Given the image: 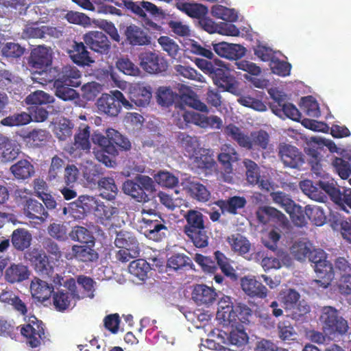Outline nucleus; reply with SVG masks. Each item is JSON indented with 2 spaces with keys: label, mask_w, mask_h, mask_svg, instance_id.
Returning <instances> with one entry per match:
<instances>
[{
  "label": "nucleus",
  "mask_w": 351,
  "mask_h": 351,
  "mask_svg": "<svg viewBox=\"0 0 351 351\" xmlns=\"http://www.w3.org/2000/svg\"><path fill=\"white\" fill-rule=\"evenodd\" d=\"M106 136L99 134L93 137V141L101 150L96 153L97 159L108 167H112L115 161L112 157L119 154V150L127 152L132 147L130 140L112 128L106 130Z\"/></svg>",
  "instance_id": "1"
},
{
  "label": "nucleus",
  "mask_w": 351,
  "mask_h": 351,
  "mask_svg": "<svg viewBox=\"0 0 351 351\" xmlns=\"http://www.w3.org/2000/svg\"><path fill=\"white\" fill-rule=\"evenodd\" d=\"M252 317V309L245 304L232 303L230 298L226 296L219 302L217 318L223 325L243 326L250 322Z\"/></svg>",
  "instance_id": "2"
},
{
  "label": "nucleus",
  "mask_w": 351,
  "mask_h": 351,
  "mask_svg": "<svg viewBox=\"0 0 351 351\" xmlns=\"http://www.w3.org/2000/svg\"><path fill=\"white\" fill-rule=\"evenodd\" d=\"M204 217L200 211L194 209L188 210L184 215L186 224L183 227V232L197 248H204L208 245L209 237Z\"/></svg>",
  "instance_id": "3"
},
{
  "label": "nucleus",
  "mask_w": 351,
  "mask_h": 351,
  "mask_svg": "<svg viewBox=\"0 0 351 351\" xmlns=\"http://www.w3.org/2000/svg\"><path fill=\"white\" fill-rule=\"evenodd\" d=\"M223 134L227 138H230L243 148L252 150L255 148L266 149L267 148L269 136L263 130L252 132L250 136L245 134L241 130L233 123L224 127Z\"/></svg>",
  "instance_id": "4"
},
{
  "label": "nucleus",
  "mask_w": 351,
  "mask_h": 351,
  "mask_svg": "<svg viewBox=\"0 0 351 351\" xmlns=\"http://www.w3.org/2000/svg\"><path fill=\"white\" fill-rule=\"evenodd\" d=\"M319 320L323 331L328 335H343L349 329L348 322L333 306H325L321 310Z\"/></svg>",
  "instance_id": "5"
},
{
  "label": "nucleus",
  "mask_w": 351,
  "mask_h": 351,
  "mask_svg": "<svg viewBox=\"0 0 351 351\" xmlns=\"http://www.w3.org/2000/svg\"><path fill=\"white\" fill-rule=\"evenodd\" d=\"M308 258L314 263L318 278L314 282L318 287L327 288L334 278V271L332 264L326 260V254L323 250L314 249L309 253Z\"/></svg>",
  "instance_id": "6"
},
{
  "label": "nucleus",
  "mask_w": 351,
  "mask_h": 351,
  "mask_svg": "<svg viewBox=\"0 0 351 351\" xmlns=\"http://www.w3.org/2000/svg\"><path fill=\"white\" fill-rule=\"evenodd\" d=\"M21 334L32 348H37L49 341V334L45 324L34 315L29 317L26 324L20 326Z\"/></svg>",
  "instance_id": "7"
},
{
  "label": "nucleus",
  "mask_w": 351,
  "mask_h": 351,
  "mask_svg": "<svg viewBox=\"0 0 351 351\" xmlns=\"http://www.w3.org/2000/svg\"><path fill=\"white\" fill-rule=\"evenodd\" d=\"M269 93L272 99L269 102V107L274 114L280 118L287 117L293 121H300V111L295 106L287 101L285 94L277 90H271Z\"/></svg>",
  "instance_id": "8"
},
{
  "label": "nucleus",
  "mask_w": 351,
  "mask_h": 351,
  "mask_svg": "<svg viewBox=\"0 0 351 351\" xmlns=\"http://www.w3.org/2000/svg\"><path fill=\"white\" fill-rule=\"evenodd\" d=\"M154 189L153 180L143 175H138L134 180H128L123 184V192L139 202H147L149 197L146 192H151Z\"/></svg>",
  "instance_id": "9"
},
{
  "label": "nucleus",
  "mask_w": 351,
  "mask_h": 351,
  "mask_svg": "<svg viewBox=\"0 0 351 351\" xmlns=\"http://www.w3.org/2000/svg\"><path fill=\"white\" fill-rule=\"evenodd\" d=\"M35 271L43 278L51 277L54 273L55 261L42 249L34 248L27 254Z\"/></svg>",
  "instance_id": "10"
},
{
  "label": "nucleus",
  "mask_w": 351,
  "mask_h": 351,
  "mask_svg": "<svg viewBox=\"0 0 351 351\" xmlns=\"http://www.w3.org/2000/svg\"><path fill=\"white\" fill-rule=\"evenodd\" d=\"M138 59L141 67L150 74L161 73L166 71L169 66L164 58L150 51L141 53Z\"/></svg>",
  "instance_id": "11"
},
{
  "label": "nucleus",
  "mask_w": 351,
  "mask_h": 351,
  "mask_svg": "<svg viewBox=\"0 0 351 351\" xmlns=\"http://www.w3.org/2000/svg\"><path fill=\"white\" fill-rule=\"evenodd\" d=\"M278 149V156L285 167L300 169L304 163V156L296 147L280 143Z\"/></svg>",
  "instance_id": "12"
},
{
  "label": "nucleus",
  "mask_w": 351,
  "mask_h": 351,
  "mask_svg": "<svg viewBox=\"0 0 351 351\" xmlns=\"http://www.w3.org/2000/svg\"><path fill=\"white\" fill-rule=\"evenodd\" d=\"M83 40L90 50L100 55H107L110 51L111 43L101 32H88L83 36Z\"/></svg>",
  "instance_id": "13"
},
{
  "label": "nucleus",
  "mask_w": 351,
  "mask_h": 351,
  "mask_svg": "<svg viewBox=\"0 0 351 351\" xmlns=\"http://www.w3.org/2000/svg\"><path fill=\"white\" fill-rule=\"evenodd\" d=\"M98 199L90 195H83L69 204L71 215L75 219H84L88 213L95 211Z\"/></svg>",
  "instance_id": "14"
},
{
  "label": "nucleus",
  "mask_w": 351,
  "mask_h": 351,
  "mask_svg": "<svg viewBox=\"0 0 351 351\" xmlns=\"http://www.w3.org/2000/svg\"><path fill=\"white\" fill-rule=\"evenodd\" d=\"M51 64V55L48 48L44 46H38L32 50L28 60L29 66L38 73L49 68Z\"/></svg>",
  "instance_id": "15"
},
{
  "label": "nucleus",
  "mask_w": 351,
  "mask_h": 351,
  "mask_svg": "<svg viewBox=\"0 0 351 351\" xmlns=\"http://www.w3.org/2000/svg\"><path fill=\"white\" fill-rule=\"evenodd\" d=\"M141 230L143 234L149 239L154 241H161L166 237L168 228L165 220H145L141 221Z\"/></svg>",
  "instance_id": "16"
},
{
  "label": "nucleus",
  "mask_w": 351,
  "mask_h": 351,
  "mask_svg": "<svg viewBox=\"0 0 351 351\" xmlns=\"http://www.w3.org/2000/svg\"><path fill=\"white\" fill-rule=\"evenodd\" d=\"M124 34L127 42L132 46H146L152 43V37L147 32L136 25L127 26Z\"/></svg>",
  "instance_id": "17"
},
{
  "label": "nucleus",
  "mask_w": 351,
  "mask_h": 351,
  "mask_svg": "<svg viewBox=\"0 0 351 351\" xmlns=\"http://www.w3.org/2000/svg\"><path fill=\"white\" fill-rule=\"evenodd\" d=\"M243 291L249 296L265 299L268 294L267 287L257 280L254 276H245L241 280Z\"/></svg>",
  "instance_id": "18"
},
{
  "label": "nucleus",
  "mask_w": 351,
  "mask_h": 351,
  "mask_svg": "<svg viewBox=\"0 0 351 351\" xmlns=\"http://www.w3.org/2000/svg\"><path fill=\"white\" fill-rule=\"evenodd\" d=\"M215 53L222 58L230 60H238L245 54V48L241 45L221 42L213 44Z\"/></svg>",
  "instance_id": "19"
},
{
  "label": "nucleus",
  "mask_w": 351,
  "mask_h": 351,
  "mask_svg": "<svg viewBox=\"0 0 351 351\" xmlns=\"http://www.w3.org/2000/svg\"><path fill=\"white\" fill-rule=\"evenodd\" d=\"M152 97V88L150 86H144L137 84L130 87L128 97L132 102L138 107L147 106Z\"/></svg>",
  "instance_id": "20"
},
{
  "label": "nucleus",
  "mask_w": 351,
  "mask_h": 351,
  "mask_svg": "<svg viewBox=\"0 0 351 351\" xmlns=\"http://www.w3.org/2000/svg\"><path fill=\"white\" fill-rule=\"evenodd\" d=\"M114 245L117 247L132 252L134 256H140L141 249L138 241L135 235L130 232L124 230L117 232Z\"/></svg>",
  "instance_id": "21"
},
{
  "label": "nucleus",
  "mask_w": 351,
  "mask_h": 351,
  "mask_svg": "<svg viewBox=\"0 0 351 351\" xmlns=\"http://www.w3.org/2000/svg\"><path fill=\"white\" fill-rule=\"evenodd\" d=\"M84 42L73 41L71 49L68 51L71 60L78 66H88L94 62Z\"/></svg>",
  "instance_id": "22"
},
{
  "label": "nucleus",
  "mask_w": 351,
  "mask_h": 351,
  "mask_svg": "<svg viewBox=\"0 0 351 351\" xmlns=\"http://www.w3.org/2000/svg\"><path fill=\"white\" fill-rule=\"evenodd\" d=\"M97 106L99 112L110 117H117L121 110V106L118 105L114 97V91L110 94L104 93L97 101Z\"/></svg>",
  "instance_id": "23"
},
{
  "label": "nucleus",
  "mask_w": 351,
  "mask_h": 351,
  "mask_svg": "<svg viewBox=\"0 0 351 351\" xmlns=\"http://www.w3.org/2000/svg\"><path fill=\"white\" fill-rule=\"evenodd\" d=\"M215 290L206 285H196L192 291V299L199 306L212 304L215 300Z\"/></svg>",
  "instance_id": "24"
},
{
  "label": "nucleus",
  "mask_w": 351,
  "mask_h": 351,
  "mask_svg": "<svg viewBox=\"0 0 351 351\" xmlns=\"http://www.w3.org/2000/svg\"><path fill=\"white\" fill-rule=\"evenodd\" d=\"M53 286L45 280L35 277L31 282L30 291L34 298L38 301L45 302L49 299L53 293Z\"/></svg>",
  "instance_id": "25"
},
{
  "label": "nucleus",
  "mask_w": 351,
  "mask_h": 351,
  "mask_svg": "<svg viewBox=\"0 0 351 351\" xmlns=\"http://www.w3.org/2000/svg\"><path fill=\"white\" fill-rule=\"evenodd\" d=\"M256 216L258 221L263 224L268 223L270 220H275L282 226L288 223L287 218L282 213L270 206L258 208L256 212Z\"/></svg>",
  "instance_id": "26"
},
{
  "label": "nucleus",
  "mask_w": 351,
  "mask_h": 351,
  "mask_svg": "<svg viewBox=\"0 0 351 351\" xmlns=\"http://www.w3.org/2000/svg\"><path fill=\"white\" fill-rule=\"evenodd\" d=\"M82 73L79 69L71 65H66L58 74V80L55 82H61V84L71 87H79L81 85Z\"/></svg>",
  "instance_id": "27"
},
{
  "label": "nucleus",
  "mask_w": 351,
  "mask_h": 351,
  "mask_svg": "<svg viewBox=\"0 0 351 351\" xmlns=\"http://www.w3.org/2000/svg\"><path fill=\"white\" fill-rule=\"evenodd\" d=\"M23 213L29 219H37L40 223H43L49 216L43 204L34 199L26 200L23 205Z\"/></svg>",
  "instance_id": "28"
},
{
  "label": "nucleus",
  "mask_w": 351,
  "mask_h": 351,
  "mask_svg": "<svg viewBox=\"0 0 351 351\" xmlns=\"http://www.w3.org/2000/svg\"><path fill=\"white\" fill-rule=\"evenodd\" d=\"M187 195L199 202H207L210 198V193L206 186L197 181H188L184 186Z\"/></svg>",
  "instance_id": "29"
},
{
  "label": "nucleus",
  "mask_w": 351,
  "mask_h": 351,
  "mask_svg": "<svg viewBox=\"0 0 351 351\" xmlns=\"http://www.w3.org/2000/svg\"><path fill=\"white\" fill-rule=\"evenodd\" d=\"M29 276L27 267L21 263H12L5 271V280L11 284L21 282L27 280Z\"/></svg>",
  "instance_id": "30"
},
{
  "label": "nucleus",
  "mask_w": 351,
  "mask_h": 351,
  "mask_svg": "<svg viewBox=\"0 0 351 351\" xmlns=\"http://www.w3.org/2000/svg\"><path fill=\"white\" fill-rule=\"evenodd\" d=\"M178 145L184 151L185 156L189 158L195 156V152L201 147L197 136H190L186 132H179L177 136Z\"/></svg>",
  "instance_id": "31"
},
{
  "label": "nucleus",
  "mask_w": 351,
  "mask_h": 351,
  "mask_svg": "<svg viewBox=\"0 0 351 351\" xmlns=\"http://www.w3.org/2000/svg\"><path fill=\"white\" fill-rule=\"evenodd\" d=\"M167 266L169 270L182 272L195 269L192 260L184 254H174L167 259Z\"/></svg>",
  "instance_id": "32"
},
{
  "label": "nucleus",
  "mask_w": 351,
  "mask_h": 351,
  "mask_svg": "<svg viewBox=\"0 0 351 351\" xmlns=\"http://www.w3.org/2000/svg\"><path fill=\"white\" fill-rule=\"evenodd\" d=\"M330 222L333 229H339L344 239L351 243V219L346 218L339 213L330 215Z\"/></svg>",
  "instance_id": "33"
},
{
  "label": "nucleus",
  "mask_w": 351,
  "mask_h": 351,
  "mask_svg": "<svg viewBox=\"0 0 351 351\" xmlns=\"http://www.w3.org/2000/svg\"><path fill=\"white\" fill-rule=\"evenodd\" d=\"M32 239V234L25 228H19L14 230L11 235V242L13 247L21 252L30 246Z\"/></svg>",
  "instance_id": "34"
},
{
  "label": "nucleus",
  "mask_w": 351,
  "mask_h": 351,
  "mask_svg": "<svg viewBox=\"0 0 351 351\" xmlns=\"http://www.w3.org/2000/svg\"><path fill=\"white\" fill-rule=\"evenodd\" d=\"M222 152L218 155V160L223 166L225 171L230 173L232 171V163L239 159V156L235 149L230 145H225Z\"/></svg>",
  "instance_id": "35"
},
{
  "label": "nucleus",
  "mask_w": 351,
  "mask_h": 351,
  "mask_svg": "<svg viewBox=\"0 0 351 351\" xmlns=\"http://www.w3.org/2000/svg\"><path fill=\"white\" fill-rule=\"evenodd\" d=\"M90 133V127L86 124H81L75 135L73 148L75 150L89 151Z\"/></svg>",
  "instance_id": "36"
},
{
  "label": "nucleus",
  "mask_w": 351,
  "mask_h": 351,
  "mask_svg": "<svg viewBox=\"0 0 351 351\" xmlns=\"http://www.w3.org/2000/svg\"><path fill=\"white\" fill-rule=\"evenodd\" d=\"M247 204L244 197L233 196L226 200H218L216 204L221 208L222 212H228L232 215L237 214V210L243 208Z\"/></svg>",
  "instance_id": "37"
},
{
  "label": "nucleus",
  "mask_w": 351,
  "mask_h": 351,
  "mask_svg": "<svg viewBox=\"0 0 351 351\" xmlns=\"http://www.w3.org/2000/svg\"><path fill=\"white\" fill-rule=\"evenodd\" d=\"M125 5L132 12L141 18L143 23L148 28H151L156 31H160L161 26L158 25L156 22L152 21L146 14L144 8L142 6V1H125Z\"/></svg>",
  "instance_id": "38"
},
{
  "label": "nucleus",
  "mask_w": 351,
  "mask_h": 351,
  "mask_svg": "<svg viewBox=\"0 0 351 351\" xmlns=\"http://www.w3.org/2000/svg\"><path fill=\"white\" fill-rule=\"evenodd\" d=\"M10 171L18 180H26L34 176L33 165L27 160H20L10 167Z\"/></svg>",
  "instance_id": "39"
},
{
  "label": "nucleus",
  "mask_w": 351,
  "mask_h": 351,
  "mask_svg": "<svg viewBox=\"0 0 351 351\" xmlns=\"http://www.w3.org/2000/svg\"><path fill=\"white\" fill-rule=\"evenodd\" d=\"M227 242L230 245L231 250L239 255L247 254L251 248V243L249 240L239 233L228 237Z\"/></svg>",
  "instance_id": "40"
},
{
  "label": "nucleus",
  "mask_w": 351,
  "mask_h": 351,
  "mask_svg": "<svg viewBox=\"0 0 351 351\" xmlns=\"http://www.w3.org/2000/svg\"><path fill=\"white\" fill-rule=\"evenodd\" d=\"M189 159L192 163L198 169H211L215 164V162L211 155L208 154V150L200 147Z\"/></svg>",
  "instance_id": "41"
},
{
  "label": "nucleus",
  "mask_w": 351,
  "mask_h": 351,
  "mask_svg": "<svg viewBox=\"0 0 351 351\" xmlns=\"http://www.w3.org/2000/svg\"><path fill=\"white\" fill-rule=\"evenodd\" d=\"M97 186L101 197L108 200L115 199L119 190L112 178H101Z\"/></svg>",
  "instance_id": "42"
},
{
  "label": "nucleus",
  "mask_w": 351,
  "mask_h": 351,
  "mask_svg": "<svg viewBox=\"0 0 351 351\" xmlns=\"http://www.w3.org/2000/svg\"><path fill=\"white\" fill-rule=\"evenodd\" d=\"M97 203L94 215L101 224H105L106 221H111L112 217L117 213L118 210L116 207L110 204L106 205L99 199Z\"/></svg>",
  "instance_id": "43"
},
{
  "label": "nucleus",
  "mask_w": 351,
  "mask_h": 351,
  "mask_svg": "<svg viewBox=\"0 0 351 351\" xmlns=\"http://www.w3.org/2000/svg\"><path fill=\"white\" fill-rule=\"evenodd\" d=\"M184 123H177L180 128H184L188 124L193 123L202 128H206L207 116L195 112L184 111L182 114Z\"/></svg>",
  "instance_id": "44"
},
{
  "label": "nucleus",
  "mask_w": 351,
  "mask_h": 351,
  "mask_svg": "<svg viewBox=\"0 0 351 351\" xmlns=\"http://www.w3.org/2000/svg\"><path fill=\"white\" fill-rule=\"evenodd\" d=\"M318 184L320 189L325 191L335 204L343 206L344 190L346 189L343 188L341 191L339 187H336L333 183L328 182L319 181Z\"/></svg>",
  "instance_id": "45"
},
{
  "label": "nucleus",
  "mask_w": 351,
  "mask_h": 351,
  "mask_svg": "<svg viewBox=\"0 0 351 351\" xmlns=\"http://www.w3.org/2000/svg\"><path fill=\"white\" fill-rule=\"evenodd\" d=\"M31 116L27 112H21L2 119L0 124L7 127H19L31 122Z\"/></svg>",
  "instance_id": "46"
},
{
  "label": "nucleus",
  "mask_w": 351,
  "mask_h": 351,
  "mask_svg": "<svg viewBox=\"0 0 351 351\" xmlns=\"http://www.w3.org/2000/svg\"><path fill=\"white\" fill-rule=\"evenodd\" d=\"M1 145L0 158L3 162H9L17 158L19 149L17 145L7 136V141Z\"/></svg>",
  "instance_id": "47"
},
{
  "label": "nucleus",
  "mask_w": 351,
  "mask_h": 351,
  "mask_svg": "<svg viewBox=\"0 0 351 351\" xmlns=\"http://www.w3.org/2000/svg\"><path fill=\"white\" fill-rule=\"evenodd\" d=\"M278 298L285 311L300 301V294L295 289L289 288L280 291Z\"/></svg>",
  "instance_id": "48"
},
{
  "label": "nucleus",
  "mask_w": 351,
  "mask_h": 351,
  "mask_svg": "<svg viewBox=\"0 0 351 351\" xmlns=\"http://www.w3.org/2000/svg\"><path fill=\"white\" fill-rule=\"evenodd\" d=\"M346 157L347 154L344 155L343 158L333 157L331 160V165L334 171L343 180L348 178L351 174L349 160Z\"/></svg>",
  "instance_id": "49"
},
{
  "label": "nucleus",
  "mask_w": 351,
  "mask_h": 351,
  "mask_svg": "<svg viewBox=\"0 0 351 351\" xmlns=\"http://www.w3.org/2000/svg\"><path fill=\"white\" fill-rule=\"evenodd\" d=\"M61 82H54L55 95L63 101H73L79 98L78 93L71 86L61 84Z\"/></svg>",
  "instance_id": "50"
},
{
  "label": "nucleus",
  "mask_w": 351,
  "mask_h": 351,
  "mask_svg": "<svg viewBox=\"0 0 351 351\" xmlns=\"http://www.w3.org/2000/svg\"><path fill=\"white\" fill-rule=\"evenodd\" d=\"M54 101L53 96L45 93L43 90H36L30 93L26 98L27 104L32 106H42L43 104H51Z\"/></svg>",
  "instance_id": "51"
},
{
  "label": "nucleus",
  "mask_w": 351,
  "mask_h": 351,
  "mask_svg": "<svg viewBox=\"0 0 351 351\" xmlns=\"http://www.w3.org/2000/svg\"><path fill=\"white\" fill-rule=\"evenodd\" d=\"M310 311V306L304 300L285 310L287 317L296 321L301 320Z\"/></svg>",
  "instance_id": "52"
},
{
  "label": "nucleus",
  "mask_w": 351,
  "mask_h": 351,
  "mask_svg": "<svg viewBox=\"0 0 351 351\" xmlns=\"http://www.w3.org/2000/svg\"><path fill=\"white\" fill-rule=\"evenodd\" d=\"M51 137L50 133L43 129H34L30 131L26 136L27 142L34 147L45 145Z\"/></svg>",
  "instance_id": "53"
},
{
  "label": "nucleus",
  "mask_w": 351,
  "mask_h": 351,
  "mask_svg": "<svg viewBox=\"0 0 351 351\" xmlns=\"http://www.w3.org/2000/svg\"><path fill=\"white\" fill-rule=\"evenodd\" d=\"M211 14L215 18L228 22H234L238 19L237 14L234 9L221 5H213L211 8Z\"/></svg>",
  "instance_id": "54"
},
{
  "label": "nucleus",
  "mask_w": 351,
  "mask_h": 351,
  "mask_svg": "<svg viewBox=\"0 0 351 351\" xmlns=\"http://www.w3.org/2000/svg\"><path fill=\"white\" fill-rule=\"evenodd\" d=\"M304 213L309 220L317 226H321L326 222V215L320 206L307 205Z\"/></svg>",
  "instance_id": "55"
},
{
  "label": "nucleus",
  "mask_w": 351,
  "mask_h": 351,
  "mask_svg": "<svg viewBox=\"0 0 351 351\" xmlns=\"http://www.w3.org/2000/svg\"><path fill=\"white\" fill-rule=\"evenodd\" d=\"M231 327L232 329L228 337L230 344L240 347L247 343L248 336L245 332L243 326H231Z\"/></svg>",
  "instance_id": "56"
},
{
  "label": "nucleus",
  "mask_w": 351,
  "mask_h": 351,
  "mask_svg": "<svg viewBox=\"0 0 351 351\" xmlns=\"http://www.w3.org/2000/svg\"><path fill=\"white\" fill-rule=\"evenodd\" d=\"M70 237L75 241L85 244H94V237L90 231L82 226H75L70 233Z\"/></svg>",
  "instance_id": "57"
},
{
  "label": "nucleus",
  "mask_w": 351,
  "mask_h": 351,
  "mask_svg": "<svg viewBox=\"0 0 351 351\" xmlns=\"http://www.w3.org/2000/svg\"><path fill=\"white\" fill-rule=\"evenodd\" d=\"M214 254L217 263L223 274L225 276L230 277L231 279H236L237 275L235 274V271L230 265L229 259L224 255V254L219 250H217L215 252Z\"/></svg>",
  "instance_id": "58"
},
{
  "label": "nucleus",
  "mask_w": 351,
  "mask_h": 351,
  "mask_svg": "<svg viewBox=\"0 0 351 351\" xmlns=\"http://www.w3.org/2000/svg\"><path fill=\"white\" fill-rule=\"evenodd\" d=\"M73 250H77V259L80 261L93 262L98 258V254L89 246L74 245Z\"/></svg>",
  "instance_id": "59"
},
{
  "label": "nucleus",
  "mask_w": 351,
  "mask_h": 351,
  "mask_svg": "<svg viewBox=\"0 0 351 351\" xmlns=\"http://www.w3.org/2000/svg\"><path fill=\"white\" fill-rule=\"evenodd\" d=\"M243 165L246 169L247 181L252 185H256L261 177L260 169L258 165L250 159H245Z\"/></svg>",
  "instance_id": "60"
},
{
  "label": "nucleus",
  "mask_w": 351,
  "mask_h": 351,
  "mask_svg": "<svg viewBox=\"0 0 351 351\" xmlns=\"http://www.w3.org/2000/svg\"><path fill=\"white\" fill-rule=\"evenodd\" d=\"M73 123L70 120H60L54 128V134L60 141H65L72 135Z\"/></svg>",
  "instance_id": "61"
},
{
  "label": "nucleus",
  "mask_w": 351,
  "mask_h": 351,
  "mask_svg": "<svg viewBox=\"0 0 351 351\" xmlns=\"http://www.w3.org/2000/svg\"><path fill=\"white\" fill-rule=\"evenodd\" d=\"M44 251L47 255L56 262H58L62 256V252L58 244L51 238H47L44 240L43 243Z\"/></svg>",
  "instance_id": "62"
},
{
  "label": "nucleus",
  "mask_w": 351,
  "mask_h": 351,
  "mask_svg": "<svg viewBox=\"0 0 351 351\" xmlns=\"http://www.w3.org/2000/svg\"><path fill=\"white\" fill-rule=\"evenodd\" d=\"M178 97V94L174 93L170 88L160 87L157 94V101L162 106L169 107L174 103Z\"/></svg>",
  "instance_id": "63"
},
{
  "label": "nucleus",
  "mask_w": 351,
  "mask_h": 351,
  "mask_svg": "<svg viewBox=\"0 0 351 351\" xmlns=\"http://www.w3.org/2000/svg\"><path fill=\"white\" fill-rule=\"evenodd\" d=\"M149 269V265L143 259L132 261L128 267L132 274L142 280L147 276Z\"/></svg>",
  "instance_id": "64"
}]
</instances>
